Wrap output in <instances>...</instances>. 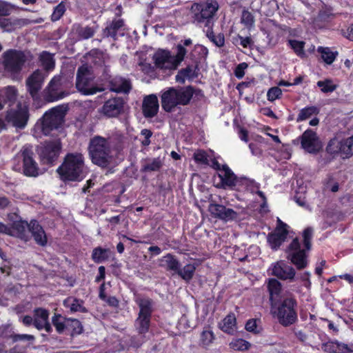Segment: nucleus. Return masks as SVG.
Here are the masks:
<instances>
[{"label": "nucleus", "mask_w": 353, "mask_h": 353, "mask_svg": "<svg viewBox=\"0 0 353 353\" xmlns=\"http://www.w3.org/2000/svg\"><path fill=\"white\" fill-rule=\"evenodd\" d=\"M121 147L115 144L112 137L96 135L90 139L88 153L92 162L103 168L116 164V157Z\"/></svg>", "instance_id": "f257e3e1"}, {"label": "nucleus", "mask_w": 353, "mask_h": 353, "mask_svg": "<svg viewBox=\"0 0 353 353\" xmlns=\"http://www.w3.org/2000/svg\"><path fill=\"white\" fill-rule=\"evenodd\" d=\"M193 94L194 89L191 86L168 88L162 92L161 106L165 112H172L178 106L188 105Z\"/></svg>", "instance_id": "f03ea898"}, {"label": "nucleus", "mask_w": 353, "mask_h": 353, "mask_svg": "<svg viewBox=\"0 0 353 353\" xmlns=\"http://www.w3.org/2000/svg\"><path fill=\"white\" fill-rule=\"evenodd\" d=\"M296 307V299L290 296L281 301L271 303L270 312L281 325L288 327L298 319Z\"/></svg>", "instance_id": "7ed1b4c3"}, {"label": "nucleus", "mask_w": 353, "mask_h": 353, "mask_svg": "<svg viewBox=\"0 0 353 353\" xmlns=\"http://www.w3.org/2000/svg\"><path fill=\"white\" fill-rule=\"evenodd\" d=\"M28 52L17 50H8L3 54V66L6 73L13 80L19 79V75L27 62L30 61Z\"/></svg>", "instance_id": "20e7f679"}, {"label": "nucleus", "mask_w": 353, "mask_h": 353, "mask_svg": "<svg viewBox=\"0 0 353 353\" xmlns=\"http://www.w3.org/2000/svg\"><path fill=\"white\" fill-rule=\"evenodd\" d=\"M84 168L83 157L80 153L68 154L64 162L57 169L61 179L64 181H79L82 179Z\"/></svg>", "instance_id": "39448f33"}, {"label": "nucleus", "mask_w": 353, "mask_h": 353, "mask_svg": "<svg viewBox=\"0 0 353 353\" xmlns=\"http://www.w3.org/2000/svg\"><path fill=\"white\" fill-rule=\"evenodd\" d=\"M67 110L68 108L65 105L51 108L37 123L35 129L45 135H48L53 130L57 129L62 124Z\"/></svg>", "instance_id": "423d86ee"}, {"label": "nucleus", "mask_w": 353, "mask_h": 353, "mask_svg": "<svg viewBox=\"0 0 353 353\" xmlns=\"http://www.w3.org/2000/svg\"><path fill=\"white\" fill-rule=\"evenodd\" d=\"M326 151L332 155H339L343 159H350L353 156V134L336 133L328 142Z\"/></svg>", "instance_id": "0eeeda50"}, {"label": "nucleus", "mask_w": 353, "mask_h": 353, "mask_svg": "<svg viewBox=\"0 0 353 353\" xmlns=\"http://www.w3.org/2000/svg\"><path fill=\"white\" fill-rule=\"evenodd\" d=\"M136 302L139 307V312L135 321L134 326L140 336L139 342L132 343V345L134 347H139L143 341V334L148 332L150 327L152 312V301L148 298H141L138 299Z\"/></svg>", "instance_id": "6e6552de"}, {"label": "nucleus", "mask_w": 353, "mask_h": 353, "mask_svg": "<svg viewBox=\"0 0 353 353\" xmlns=\"http://www.w3.org/2000/svg\"><path fill=\"white\" fill-rule=\"evenodd\" d=\"M70 85L71 82L63 75H55L43 90V99L48 102H53L65 98L69 94L65 89Z\"/></svg>", "instance_id": "1a4fd4ad"}, {"label": "nucleus", "mask_w": 353, "mask_h": 353, "mask_svg": "<svg viewBox=\"0 0 353 353\" xmlns=\"http://www.w3.org/2000/svg\"><path fill=\"white\" fill-rule=\"evenodd\" d=\"M218 177L220 179L219 188L223 189H238L240 185H245L247 190L254 191V188H258L254 181L246 178H238L232 170L225 164L223 165L219 172H217Z\"/></svg>", "instance_id": "9d476101"}, {"label": "nucleus", "mask_w": 353, "mask_h": 353, "mask_svg": "<svg viewBox=\"0 0 353 353\" xmlns=\"http://www.w3.org/2000/svg\"><path fill=\"white\" fill-rule=\"evenodd\" d=\"M219 9V4L215 0H208L205 2L195 3L191 7L194 13V19L199 23H205L209 26L211 19Z\"/></svg>", "instance_id": "9b49d317"}, {"label": "nucleus", "mask_w": 353, "mask_h": 353, "mask_svg": "<svg viewBox=\"0 0 353 353\" xmlns=\"http://www.w3.org/2000/svg\"><path fill=\"white\" fill-rule=\"evenodd\" d=\"M30 114L28 105L19 102L15 107L10 108L6 115V121L13 127L23 129L28 123Z\"/></svg>", "instance_id": "f8f14e48"}, {"label": "nucleus", "mask_w": 353, "mask_h": 353, "mask_svg": "<svg viewBox=\"0 0 353 353\" xmlns=\"http://www.w3.org/2000/svg\"><path fill=\"white\" fill-rule=\"evenodd\" d=\"M61 142L59 139L46 141L37 147V152L43 164L52 165L58 159L61 151Z\"/></svg>", "instance_id": "ddd939ff"}, {"label": "nucleus", "mask_w": 353, "mask_h": 353, "mask_svg": "<svg viewBox=\"0 0 353 353\" xmlns=\"http://www.w3.org/2000/svg\"><path fill=\"white\" fill-rule=\"evenodd\" d=\"M76 87L80 92L85 95L94 94L103 90V89L93 85L92 79L88 68L83 66L78 69Z\"/></svg>", "instance_id": "4468645a"}, {"label": "nucleus", "mask_w": 353, "mask_h": 353, "mask_svg": "<svg viewBox=\"0 0 353 353\" xmlns=\"http://www.w3.org/2000/svg\"><path fill=\"white\" fill-rule=\"evenodd\" d=\"M268 271L271 275L283 281L293 282L296 280L295 270L285 261L281 260L272 263Z\"/></svg>", "instance_id": "2eb2a0df"}, {"label": "nucleus", "mask_w": 353, "mask_h": 353, "mask_svg": "<svg viewBox=\"0 0 353 353\" xmlns=\"http://www.w3.org/2000/svg\"><path fill=\"white\" fill-rule=\"evenodd\" d=\"M20 158L23 159V171L26 176L36 177L39 175V167L37 163L34 160V152L30 147H23Z\"/></svg>", "instance_id": "dca6fc26"}, {"label": "nucleus", "mask_w": 353, "mask_h": 353, "mask_svg": "<svg viewBox=\"0 0 353 353\" xmlns=\"http://www.w3.org/2000/svg\"><path fill=\"white\" fill-rule=\"evenodd\" d=\"M288 257L298 269L305 268L307 265V259L305 249L301 248V243L297 238L294 239L289 245Z\"/></svg>", "instance_id": "f3484780"}, {"label": "nucleus", "mask_w": 353, "mask_h": 353, "mask_svg": "<svg viewBox=\"0 0 353 353\" xmlns=\"http://www.w3.org/2000/svg\"><path fill=\"white\" fill-rule=\"evenodd\" d=\"M301 147L310 154L318 153L323 147L319 137L312 130H305L301 137Z\"/></svg>", "instance_id": "a211bd4d"}, {"label": "nucleus", "mask_w": 353, "mask_h": 353, "mask_svg": "<svg viewBox=\"0 0 353 353\" xmlns=\"http://www.w3.org/2000/svg\"><path fill=\"white\" fill-rule=\"evenodd\" d=\"M46 77L43 71L36 70L26 80L27 90L33 99H37Z\"/></svg>", "instance_id": "6ab92c4d"}, {"label": "nucleus", "mask_w": 353, "mask_h": 353, "mask_svg": "<svg viewBox=\"0 0 353 353\" xmlns=\"http://www.w3.org/2000/svg\"><path fill=\"white\" fill-rule=\"evenodd\" d=\"M152 59L158 69L172 70L176 68L174 56L171 55L168 50H158L153 54Z\"/></svg>", "instance_id": "aec40b11"}, {"label": "nucleus", "mask_w": 353, "mask_h": 353, "mask_svg": "<svg viewBox=\"0 0 353 353\" xmlns=\"http://www.w3.org/2000/svg\"><path fill=\"white\" fill-rule=\"evenodd\" d=\"M124 101L121 97L108 99L103 104L101 112L108 117L118 116L123 109Z\"/></svg>", "instance_id": "412c9836"}, {"label": "nucleus", "mask_w": 353, "mask_h": 353, "mask_svg": "<svg viewBox=\"0 0 353 353\" xmlns=\"http://www.w3.org/2000/svg\"><path fill=\"white\" fill-rule=\"evenodd\" d=\"M287 227L285 223L279 220V225L275 231L268 235V241L272 249H278L285 241L288 234Z\"/></svg>", "instance_id": "4be33fe9"}, {"label": "nucleus", "mask_w": 353, "mask_h": 353, "mask_svg": "<svg viewBox=\"0 0 353 353\" xmlns=\"http://www.w3.org/2000/svg\"><path fill=\"white\" fill-rule=\"evenodd\" d=\"M209 211L214 217L226 222L233 221L238 217L236 212L219 204H210L209 205Z\"/></svg>", "instance_id": "5701e85b"}, {"label": "nucleus", "mask_w": 353, "mask_h": 353, "mask_svg": "<svg viewBox=\"0 0 353 353\" xmlns=\"http://www.w3.org/2000/svg\"><path fill=\"white\" fill-rule=\"evenodd\" d=\"M142 109L145 117L152 118L154 117L159 110V101L157 96L150 94L145 97L143 101Z\"/></svg>", "instance_id": "b1692460"}, {"label": "nucleus", "mask_w": 353, "mask_h": 353, "mask_svg": "<svg viewBox=\"0 0 353 353\" xmlns=\"http://www.w3.org/2000/svg\"><path fill=\"white\" fill-rule=\"evenodd\" d=\"M28 231L31 232L32 237L37 244L41 246H45L47 244L48 239L46 232L39 223L32 220L28 225Z\"/></svg>", "instance_id": "393cba45"}, {"label": "nucleus", "mask_w": 353, "mask_h": 353, "mask_svg": "<svg viewBox=\"0 0 353 353\" xmlns=\"http://www.w3.org/2000/svg\"><path fill=\"white\" fill-rule=\"evenodd\" d=\"M110 89L117 93H128L132 89L130 81L121 77H115L110 81Z\"/></svg>", "instance_id": "a878e982"}, {"label": "nucleus", "mask_w": 353, "mask_h": 353, "mask_svg": "<svg viewBox=\"0 0 353 353\" xmlns=\"http://www.w3.org/2000/svg\"><path fill=\"white\" fill-rule=\"evenodd\" d=\"M28 225L26 221H17L12 224L10 236L19 238L25 241L29 239Z\"/></svg>", "instance_id": "bb28decb"}, {"label": "nucleus", "mask_w": 353, "mask_h": 353, "mask_svg": "<svg viewBox=\"0 0 353 353\" xmlns=\"http://www.w3.org/2000/svg\"><path fill=\"white\" fill-rule=\"evenodd\" d=\"M321 350L327 353H345L353 352L347 344L336 341H327L321 345Z\"/></svg>", "instance_id": "cd10ccee"}, {"label": "nucleus", "mask_w": 353, "mask_h": 353, "mask_svg": "<svg viewBox=\"0 0 353 353\" xmlns=\"http://www.w3.org/2000/svg\"><path fill=\"white\" fill-rule=\"evenodd\" d=\"M219 328L230 335H234L237 331L236 319L234 314H228L219 325Z\"/></svg>", "instance_id": "c85d7f7f"}, {"label": "nucleus", "mask_w": 353, "mask_h": 353, "mask_svg": "<svg viewBox=\"0 0 353 353\" xmlns=\"http://www.w3.org/2000/svg\"><path fill=\"white\" fill-rule=\"evenodd\" d=\"M159 265L176 274L180 267V263L174 255L167 254L159 259Z\"/></svg>", "instance_id": "c756f323"}, {"label": "nucleus", "mask_w": 353, "mask_h": 353, "mask_svg": "<svg viewBox=\"0 0 353 353\" xmlns=\"http://www.w3.org/2000/svg\"><path fill=\"white\" fill-rule=\"evenodd\" d=\"M49 315L50 312L48 310L43 307L35 308L33 310L34 326L38 330H41L44 323L49 320Z\"/></svg>", "instance_id": "7c9ffc66"}, {"label": "nucleus", "mask_w": 353, "mask_h": 353, "mask_svg": "<svg viewBox=\"0 0 353 353\" xmlns=\"http://www.w3.org/2000/svg\"><path fill=\"white\" fill-rule=\"evenodd\" d=\"M18 96V90L14 86L8 85L0 88V98L5 105L7 102L13 103Z\"/></svg>", "instance_id": "2f4dec72"}, {"label": "nucleus", "mask_w": 353, "mask_h": 353, "mask_svg": "<svg viewBox=\"0 0 353 353\" xmlns=\"http://www.w3.org/2000/svg\"><path fill=\"white\" fill-rule=\"evenodd\" d=\"M63 305L69 308L72 312H87V309L83 306V301L73 296H69L63 301Z\"/></svg>", "instance_id": "473e14b6"}, {"label": "nucleus", "mask_w": 353, "mask_h": 353, "mask_svg": "<svg viewBox=\"0 0 353 353\" xmlns=\"http://www.w3.org/2000/svg\"><path fill=\"white\" fill-rule=\"evenodd\" d=\"M124 21L121 19H114L108 23L103 30V35L116 39L117 32L123 26Z\"/></svg>", "instance_id": "72a5a7b5"}, {"label": "nucleus", "mask_w": 353, "mask_h": 353, "mask_svg": "<svg viewBox=\"0 0 353 353\" xmlns=\"http://www.w3.org/2000/svg\"><path fill=\"white\" fill-rule=\"evenodd\" d=\"M72 32L76 34L79 39H88L93 37L95 30L89 26H82L79 23L72 26Z\"/></svg>", "instance_id": "f704fd0d"}, {"label": "nucleus", "mask_w": 353, "mask_h": 353, "mask_svg": "<svg viewBox=\"0 0 353 353\" xmlns=\"http://www.w3.org/2000/svg\"><path fill=\"white\" fill-rule=\"evenodd\" d=\"M268 289L270 293V302H275L274 301V298L278 297L282 290L281 283L276 279H269L268 281Z\"/></svg>", "instance_id": "c9c22d12"}, {"label": "nucleus", "mask_w": 353, "mask_h": 353, "mask_svg": "<svg viewBox=\"0 0 353 353\" xmlns=\"http://www.w3.org/2000/svg\"><path fill=\"white\" fill-rule=\"evenodd\" d=\"M23 24L21 19H13L8 18L0 17V28L5 32H12L17 27L21 26Z\"/></svg>", "instance_id": "e433bc0d"}, {"label": "nucleus", "mask_w": 353, "mask_h": 353, "mask_svg": "<svg viewBox=\"0 0 353 353\" xmlns=\"http://www.w3.org/2000/svg\"><path fill=\"white\" fill-rule=\"evenodd\" d=\"M110 254V250L109 249L97 247L92 251V259L95 263H99L108 260Z\"/></svg>", "instance_id": "4c0bfd02"}, {"label": "nucleus", "mask_w": 353, "mask_h": 353, "mask_svg": "<svg viewBox=\"0 0 353 353\" xmlns=\"http://www.w3.org/2000/svg\"><path fill=\"white\" fill-rule=\"evenodd\" d=\"M195 270L196 265L192 263H188L182 269L179 267V270L176 271V274L180 276L185 281L189 282L193 278Z\"/></svg>", "instance_id": "58836bf2"}, {"label": "nucleus", "mask_w": 353, "mask_h": 353, "mask_svg": "<svg viewBox=\"0 0 353 353\" xmlns=\"http://www.w3.org/2000/svg\"><path fill=\"white\" fill-rule=\"evenodd\" d=\"M41 65L46 71L52 70L55 66V61L53 54L48 52H43L39 57Z\"/></svg>", "instance_id": "ea45409f"}, {"label": "nucleus", "mask_w": 353, "mask_h": 353, "mask_svg": "<svg viewBox=\"0 0 353 353\" xmlns=\"http://www.w3.org/2000/svg\"><path fill=\"white\" fill-rule=\"evenodd\" d=\"M215 336L209 328H205L201 333L200 345L203 347H209L214 341Z\"/></svg>", "instance_id": "a19ab883"}, {"label": "nucleus", "mask_w": 353, "mask_h": 353, "mask_svg": "<svg viewBox=\"0 0 353 353\" xmlns=\"http://www.w3.org/2000/svg\"><path fill=\"white\" fill-rule=\"evenodd\" d=\"M241 22L246 28L251 30L254 27L255 23L253 14L247 10H243L241 14Z\"/></svg>", "instance_id": "79ce46f5"}, {"label": "nucleus", "mask_w": 353, "mask_h": 353, "mask_svg": "<svg viewBox=\"0 0 353 353\" xmlns=\"http://www.w3.org/2000/svg\"><path fill=\"white\" fill-rule=\"evenodd\" d=\"M318 52L321 53L322 59L327 64L332 63L338 54L336 52L331 51L329 48L319 47Z\"/></svg>", "instance_id": "37998d69"}, {"label": "nucleus", "mask_w": 353, "mask_h": 353, "mask_svg": "<svg viewBox=\"0 0 353 353\" xmlns=\"http://www.w3.org/2000/svg\"><path fill=\"white\" fill-rule=\"evenodd\" d=\"M318 113H319V109L316 107H315V106L306 107V108L301 110V111L297 117L296 121L298 122L304 121V120L310 118L311 116H312L314 114H317Z\"/></svg>", "instance_id": "c03bdc74"}, {"label": "nucleus", "mask_w": 353, "mask_h": 353, "mask_svg": "<svg viewBox=\"0 0 353 353\" xmlns=\"http://www.w3.org/2000/svg\"><path fill=\"white\" fill-rule=\"evenodd\" d=\"M316 85L321 88V92L323 93L332 92L337 88V85L334 84L332 80L330 79H327L323 81H319L316 83Z\"/></svg>", "instance_id": "a18cd8bd"}, {"label": "nucleus", "mask_w": 353, "mask_h": 353, "mask_svg": "<svg viewBox=\"0 0 353 353\" xmlns=\"http://www.w3.org/2000/svg\"><path fill=\"white\" fill-rule=\"evenodd\" d=\"M65 319L61 314H55L52 318V323L55 327L57 332L61 334L65 329Z\"/></svg>", "instance_id": "49530a36"}, {"label": "nucleus", "mask_w": 353, "mask_h": 353, "mask_svg": "<svg viewBox=\"0 0 353 353\" xmlns=\"http://www.w3.org/2000/svg\"><path fill=\"white\" fill-rule=\"evenodd\" d=\"M230 347L236 351H244L250 348V343L244 339H236L230 342Z\"/></svg>", "instance_id": "de8ad7c7"}, {"label": "nucleus", "mask_w": 353, "mask_h": 353, "mask_svg": "<svg viewBox=\"0 0 353 353\" xmlns=\"http://www.w3.org/2000/svg\"><path fill=\"white\" fill-rule=\"evenodd\" d=\"M162 164L160 158H155L145 163L143 170L145 172L157 171L161 168Z\"/></svg>", "instance_id": "09e8293b"}, {"label": "nucleus", "mask_w": 353, "mask_h": 353, "mask_svg": "<svg viewBox=\"0 0 353 353\" xmlns=\"http://www.w3.org/2000/svg\"><path fill=\"white\" fill-rule=\"evenodd\" d=\"M290 46L294 50V52L299 57L305 55L303 41H300L294 39H290L288 41Z\"/></svg>", "instance_id": "8fccbe9b"}, {"label": "nucleus", "mask_w": 353, "mask_h": 353, "mask_svg": "<svg viewBox=\"0 0 353 353\" xmlns=\"http://www.w3.org/2000/svg\"><path fill=\"white\" fill-rule=\"evenodd\" d=\"M65 12V6L63 2H61L57 5L51 15V19L52 21H57L61 19Z\"/></svg>", "instance_id": "3c124183"}, {"label": "nucleus", "mask_w": 353, "mask_h": 353, "mask_svg": "<svg viewBox=\"0 0 353 353\" xmlns=\"http://www.w3.org/2000/svg\"><path fill=\"white\" fill-rule=\"evenodd\" d=\"M313 235V229L312 228H307L303 232V245L305 250H309L311 247V239Z\"/></svg>", "instance_id": "603ef678"}, {"label": "nucleus", "mask_w": 353, "mask_h": 353, "mask_svg": "<svg viewBox=\"0 0 353 353\" xmlns=\"http://www.w3.org/2000/svg\"><path fill=\"white\" fill-rule=\"evenodd\" d=\"M14 6L11 3L0 0V17H6L11 14Z\"/></svg>", "instance_id": "864d4df0"}, {"label": "nucleus", "mask_w": 353, "mask_h": 353, "mask_svg": "<svg viewBox=\"0 0 353 353\" xmlns=\"http://www.w3.org/2000/svg\"><path fill=\"white\" fill-rule=\"evenodd\" d=\"M194 159L196 162L201 164L209 165L210 161L206 152L203 150H197L194 154Z\"/></svg>", "instance_id": "5fc2aeb1"}, {"label": "nucleus", "mask_w": 353, "mask_h": 353, "mask_svg": "<svg viewBox=\"0 0 353 353\" xmlns=\"http://www.w3.org/2000/svg\"><path fill=\"white\" fill-rule=\"evenodd\" d=\"M282 94L281 90L278 87H273L270 88L267 94L268 99L270 101H273L276 99H279Z\"/></svg>", "instance_id": "6e6d98bb"}, {"label": "nucleus", "mask_w": 353, "mask_h": 353, "mask_svg": "<svg viewBox=\"0 0 353 353\" xmlns=\"http://www.w3.org/2000/svg\"><path fill=\"white\" fill-rule=\"evenodd\" d=\"M186 52V50L183 46L181 45L177 46V53L174 57L175 61H176V68L177 67L178 64L183 61Z\"/></svg>", "instance_id": "4d7b16f0"}, {"label": "nucleus", "mask_w": 353, "mask_h": 353, "mask_svg": "<svg viewBox=\"0 0 353 353\" xmlns=\"http://www.w3.org/2000/svg\"><path fill=\"white\" fill-rule=\"evenodd\" d=\"M141 136L144 137V139L141 141V143L144 146H148L150 143V137L152 135V132L148 129H143L141 132Z\"/></svg>", "instance_id": "13d9d810"}, {"label": "nucleus", "mask_w": 353, "mask_h": 353, "mask_svg": "<svg viewBox=\"0 0 353 353\" xmlns=\"http://www.w3.org/2000/svg\"><path fill=\"white\" fill-rule=\"evenodd\" d=\"M245 330L250 332L259 333V330L257 329L256 321L254 319H250L245 324Z\"/></svg>", "instance_id": "bf43d9fd"}, {"label": "nucleus", "mask_w": 353, "mask_h": 353, "mask_svg": "<svg viewBox=\"0 0 353 353\" xmlns=\"http://www.w3.org/2000/svg\"><path fill=\"white\" fill-rule=\"evenodd\" d=\"M248 67V64L245 62L239 64L234 71L235 76L238 79H241L245 74L244 70Z\"/></svg>", "instance_id": "052dcab7"}, {"label": "nucleus", "mask_w": 353, "mask_h": 353, "mask_svg": "<svg viewBox=\"0 0 353 353\" xmlns=\"http://www.w3.org/2000/svg\"><path fill=\"white\" fill-rule=\"evenodd\" d=\"M34 336L31 334H15L12 336L13 341L16 342L18 341H33L34 340Z\"/></svg>", "instance_id": "680f3d73"}, {"label": "nucleus", "mask_w": 353, "mask_h": 353, "mask_svg": "<svg viewBox=\"0 0 353 353\" xmlns=\"http://www.w3.org/2000/svg\"><path fill=\"white\" fill-rule=\"evenodd\" d=\"M68 321H71L72 325L74 327V332L79 334L83 332V326L81 322L77 319H67Z\"/></svg>", "instance_id": "e2e57ef3"}, {"label": "nucleus", "mask_w": 353, "mask_h": 353, "mask_svg": "<svg viewBox=\"0 0 353 353\" xmlns=\"http://www.w3.org/2000/svg\"><path fill=\"white\" fill-rule=\"evenodd\" d=\"M238 39L240 40V45L243 48L250 46L253 43V41L250 37H243L239 35Z\"/></svg>", "instance_id": "0e129e2a"}, {"label": "nucleus", "mask_w": 353, "mask_h": 353, "mask_svg": "<svg viewBox=\"0 0 353 353\" xmlns=\"http://www.w3.org/2000/svg\"><path fill=\"white\" fill-rule=\"evenodd\" d=\"M212 42L218 47L223 46L225 43V38L223 34H219L215 35Z\"/></svg>", "instance_id": "69168bd1"}, {"label": "nucleus", "mask_w": 353, "mask_h": 353, "mask_svg": "<svg viewBox=\"0 0 353 353\" xmlns=\"http://www.w3.org/2000/svg\"><path fill=\"white\" fill-rule=\"evenodd\" d=\"M19 319L26 326L34 325V316L26 315L20 317Z\"/></svg>", "instance_id": "338daca9"}, {"label": "nucleus", "mask_w": 353, "mask_h": 353, "mask_svg": "<svg viewBox=\"0 0 353 353\" xmlns=\"http://www.w3.org/2000/svg\"><path fill=\"white\" fill-rule=\"evenodd\" d=\"M310 273L309 272H305L304 273L300 274L299 276L296 277V279H300L301 281H305V285L307 288H309L311 284L310 281Z\"/></svg>", "instance_id": "774afa93"}]
</instances>
